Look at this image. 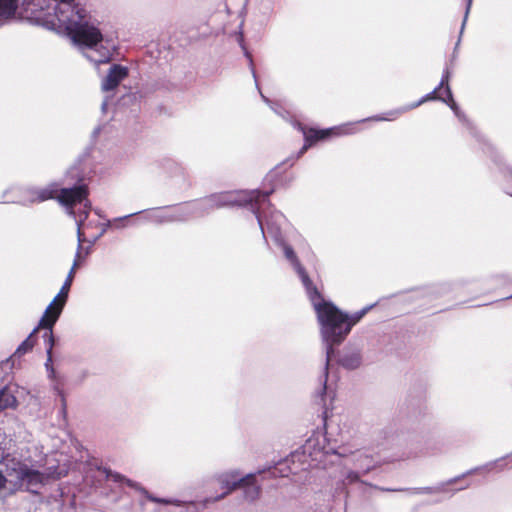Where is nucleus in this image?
Instances as JSON below:
<instances>
[{"label":"nucleus","mask_w":512,"mask_h":512,"mask_svg":"<svg viewBox=\"0 0 512 512\" xmlns=\"http://www.w3.org/2000/svg\"><path fill=\"white\" fill-rule=\"evenodd\" d=\"M103 473H105L106 478L108 480H111L113 482L120 483V484H125L128 487L133 488V489L139 491L140 493H142L145 497H147L152 502L164 504V505H168V502H171L170 499L158 498V497H155V496L149 494V492L145 488H143L139 483L134 482L130 479H127L125 476H123L119 473L112 472L107 469H103Z\"/></svg>","instance_id":"obj_11"},{"label":"nucleus","mask_w":512,"mask_h":512,"mask_svg":"<svg viewBox=\"0 0 512 512\" xmlns=\"http://www.w3.org/2000/svg\"><path fill=\"white\" fill-rule=\"evenodd\" d=\"M18 8V0H0V21L14 16Z\"/></svg>","instance_id":"obj_21"},{"label":"nucleus","mask_w":512,"mask_h":512,"mask_svg":"<svg viewBox=\"0 0 512 512\" xmlns=\"http://www.w3.org/2000/svg\"><path fill=\"white\" fill-rule=\"evenodd\" d=\"M496 465V463H491V464H488L482 468H476V469H473V470H470L468 471L466 474H471V473H474V472H477V471H480V470H484V471H491L494 466Z\"/></svg>","instance_id":"obj_25"},{"label":"nucleus","mask_w":512,"mask_h":512,"mask_svg":"<svg viewBox=\"0 0 512 512\" xmlns=\"http://www.w3.org/2000/svg\"><path fill=\"white\" fill-rule=\"evenodd\" d=\"M67 473L68 468L66 467H57L54 470L50 467L49 473L46 474L20 462L14 464L12 468H8L9 483L13 486L11 492L24 488L36 493L49 477L61 478Z\"/></svg>","instance_id":"obj_6"},{"label":"nucleus","mask_w":512,"mask_h":512,"mask_svg":"<svg viewBox=\"0 0 512 512\" xmlns=\"http://www.w3.org/2000/svg\"><path fill=\"white\" fill-rule=\"evenodd\" d=\"M106 107H107V102H106V101H104V102L102 103V110H103V111H105V110H106Z\"/></svg>","instance_id":"obj_32"},{"label":"nucleus","mask_w":512,"mask_h":512,"mask_svg":"<svg viewBox=\"0 0 512 512\" xmlns=\"http://www.w3.org/2000/svg\"><path fill=\"white\" fill-rule=\"evenodd\" d=\"M252 479V474H248L245 477L239 478L237 472H227L220 474L217 476V481L221 485V488L224 489V492L216 497H209L204 500V505L208 503L217 502L223 499L226 495L240 487L241 483H245Z\"/></svg>","instance_id":"obj_10"},{"label":"nucleus","mask_w":512,"mask_h":512,"mask_svg":"<svg viewBox=\"0 0 512 512\" xmlns=\"http://www.w3.org/2000/svg\"><path fill=\"white\" fill-rule=\"evenodd\" d=\"M361 362L362 357L358 350L347 351L339 359V363L347 369H356L361 365Z\"/></svg>","instance_id":"obj_16"},{"label":"nucleus","mask_w":512,"mask_h":512,"mask_svg":"<svg viewBox=\"0 0 512 512\" xmlns=\"http://www.w3.org/2000/svg\"><path fill=\"white\" fill-rule=\"evenodd\" d=\"M10 479L8 480L0 471V492L6 487V484L9 483Z\"/></svg>","instance_id":"obj_26"},{"label":"nucleus","mask_w":512,"mask_h":512,"mask_svg":"<svg viewBox=\"0 0 512 512\" xmlns=\"http://www.w3.org/2000/svg\"><path fill=\"white\" fill-rule=\"evenodd\" d=\"M304 134L305 143L301 150L299 151L297 158H299L301 155H303L306 150L316 141L323 140L328 138L331 135H344V134H350L353 132V129L351 125H345L341 127H335L325 130H315L310 129L308 131H305L303 128H301Z\"/></svg>","instance_id":"obj_9"},{"label":"nucleus","mask_w":512,"mask_h":512,"mask_svg":"<svg viewBox=\"0 0 512 512\" xmlns=\"http://www.w3.org/2000/svg\"><path fill=\"white\" fill-rule=\"evenodd\" d=\"M471 3H472V0H468L467 7H466V12H465V16H464V20H463V23H462L461 32L464 29V26H465V23H466V20H467L469 11H470Z\"/></svg>","instance_id":"obj_28"},{"label":"nucleus","mask_w":512,"mask_h":512,"mask_svg":"<svg viewBox=\"0 0 512 512\" xmlns=\"http://www.w3.org/2000/svg\"><path fill=\"white\" fill-rule=\"evenodd\" d=\"M57 191L58 189L55 184L41 189H26L24 191L25 195L19 200V202L22 204L42 202L53 198Z\"/></svg>","instance_id":"obj_13"},{"label":"nucleus","mask_w":512,"mask_h":512,"mask_svg":"<svg viewBox=\"0 0 512 512\" xmlns=\"http://www.w3.org/2000/svg\"><path fill=\"white\" fill-rule=\"evenodd\" d=\"M440 91H441V89H437V87H436L433 91H431L430 93L423 96L418 102H416L408 107H404V108H401V109H398L395 111H391L388 113V116H386V117L377 116V117H374L373 119L377 120V121H379V120H388V121L394 120L402 113H404L410 109L416 108L419 105H421L427 101H430V100H440L445 103V100H448V96L446 95V97H442L441 94L439 93Z\"/></svg>","instance_id":"obj_12"},{"label":"nucleus","mask_w":512,"mask_h":512,"mask_svg":"<svg viewBox=\"0 0 512 512\" xmlns=\"http://www.w3.org/2000/svg\"><path fill=\"white\" fill-rule=\"evenodd\" d=\"M71 286V273L69 274L68 278L65 280L61 288H70Z\"/></svg>","instance_id":"obj_29"},{"label":"nucleus","mask_w":512,"mask_h":512,"mask_svg":"<svg viewBox=\"0 0 512 512\" xmlns=\"http://www.w3.org/2000/svg\"><path fill=\"white\" fill-rule=\"evenodd\" d=\"M99 131H100V128H96V129L93 131V135H94V136H95V135H97V134L99 133Z\"/></svg>","instance_id":"obj_33"},{"label":"nucleus","mask_w":512,"mask_h":512,"mask_svg":"<svg viewBox=\"0 0 512 512\" xmlns=\"http://www.w3.org/2000/svg\"><path fill=\"white\" fill-rule=\"evenodd\" d=\"M309 299L316 313L320 335L326 348L325 380H327L328 363L334 354V345H340L356 325L374 306L369 305L354 313L340 310L331 300L325 298L319 290H309ZM326 389V381L323 390Z\"/></svg>","instance_id":"obj_2"},{"label":"nucleus","mask_w":512,"mask_h":512,"mask_svg":"<svg viewBox=\"0 0 512 512\" xmlns=\"http://www.w3.org/2000/svg\"><path fill=\"white\" fill-rule=\"evenodd\" d=\"M355 466L363 473L369 472L373 468L372 458L369 457L364 451H357L354 455Z\"/></svg>","instance_id":"obj_20"},{"label":"nucleus","mask_w":512,"mask_h":512,"mask_svg":"<svg viewBox=\"0 0 512 512\" xmlns=\"http://www.w3.org/2000/svg\"><path fill=\"white\" fill-rule=\"evenodd\" d=\"M346 479H347L349 482H355V481H357V480L359 479V475H358V473H357V472H353V471H352V472H349V473L347 474Z\"/></svg>","instance_id":"obj_27"},{"label":"nucleus","mask_w":512,"mask_h":512,"mask_svg":"<svg viewBox=\"0 0 512 512\" xmlns=\"http://www.w3.org/2000/svg\"><path fill=\"white\" fill-rule=\"evenodd\" d=\"M285 464H286V461L284 463H280V468L278 469L282 476L288 475L287 471L282 468Z\"/></svg>","instance_id":"obj_31"},{"label":"nucleus","mask_w":512,"mask_h":512,"mask_svg":"<svg viewBox=\"0 0 512 512\" xmlns=\"http://www.w3.org/2000/svg\"><path fill=\"white\" fill-rule=\"evenodd\" d=\"M250 192H256L258 195L252 201H246L238 206H249L251 211L254 213L258 220V224L261 228L262 234L265 237V227L267 233L273 238V240L282 248L284 256L293 265L297 274L302 280L305 288H311V282L306 274L304 268L300 264L293 248L286 244L281 235V229L286 219L284 215L279 211H270L269 215L267 210L270 209V203L268 200L269 195L273 190L260 192L259 190H251Z\"/></svg>","instance_id":"obj_4"},{"label":"nucleus","mask_w":512,"mask_h":512,"mask_svg":"<svg viewBox=\"0 0 512 512\" xmlns=\"http://www.w3.org/2000/svg\"><path fill=\"white\" fill-rule=\"evenodd\" d=\"M378 489V487H376ZM381 491H406L409 494H433L438 492L445 491V484H442L440 487L432 488V487H420V488H407V489H390V488H379Z\"/></svg>","instance_id":"obj_19"},{"label":"nucleus","mask_w":512,"mask_h":512,"mask_svg":"<svg viewBox=\"0 0 512 512\" xmlns=\"http://www.w3.org/2000/svg\"><path fill=\"white\" fill-rule=\"evenodd\" d=\"M260 94H261V97H262L263 101H264L265 103H267L275 113H277V114H279V115H282V114L280 113V111L278 110V107H277V105H276L275 103H273L269 98H267L266 96H264L262 93H260Z\"/></svg>","instance_id":"obj_24"},{"label":"nucleus","mask_w":512,"mask_h":512,"mask_svg":"<svg viewBox=\"0 0 512 512\" xmlns=\"http://www.w3.org/2000/svg\"><path fill=\"white\" fill-rule=\"evenodd\" d=\"M17 406V399L8 387L0 389V411L8 408H15Z\"/></svg>","instance_id":"obj_18"},{"label":"nucleus","mask_w":512,"mask_h":512,"mask_svg":"<svg viewBox=\"0 0 512 512\" xmlns=\"http://www.w3.org/2000/svg\"><path fill=\"white\" fill-rule=\"evenodd\" d=\"M245 55H246V57L249 60V65H250V69H251L253 78L255 79V82H257V76H256V71H255V68H254V65H253L252 56L250 55V53L248 51H245ZM256 86L258 87V83H256Z\"/></svg>","instance_id":"obj_23"},{"label":"nucleus","mask_w":512,"mask_h":512,"mask_svg":"<svg viewBox=\"0 0 512 512\" xmlns=\"http://www.w3.org/2000/svg\"><path fill=\"white\" fill-rule=\"evenodd\" d=\"M74 170L75 168H72L70 171H68V174H71Z\"/></svg>","instance_id":"obj_34"},{"label":"nucleus","mask_w":512,"mask_h":512,"mask_svg":"<svg viewBox=\"0 0 512 512\" xmlns=\"http://www.w3.org/2000/svg\"><path fill=\"white\" fill-rule=\"evenodd\" d=\"M33 0L26 10L30 19L46 29L64 33L72 42L85 50L84 55L95 64L108 63L112 57V46L104 42L99 28L100 22L86 8L75 0Z\"/></svg>","instance_id":"obj_1"},{"label":"nucleus","mask_w":512,"mask_h":512,"mask_svg":"<svg viewBox=\"0 0 512 512\" xmlns=\"http://www.w3.org/2000/svg\"><path fill=\"white\" fill-rule=\"evenodd\" d=\"M507 298H512V295H511V296H508Z\"/></svg>","instance_id":"obj_36"},{"label":"nucleus","mask_w":512,"mask_h":512,"mask_svg":"<svg viewBox=\"0 0 512 512\" xmlns=\"http://www.w3.org/2000/svg\"><path fill=\"white\" fill-rule=\"evenodd\" d=\"M39 328H43L40 326V324L33 329V331L29 334V336L18 346V348L15 351V355L18 357H21L22 355L26 354L28 351H30L34 344V335L37 333Z\"/></svg>","instance_id":"obj_22"},{"label":"nucleus","mask_w":512,"mask_h":512,"mask_svg":"<svg viewBox=\"0 0 512 512\" xmlns=\"http://www.w3.org/2000/svg\"><path fill=\"white\" fill-rule=\"evenodd\" d=\"M450 76H451L450 70L448 68L445 69V71L442 75L441 81H440L439 85L437 86V89L444 88V92L448 96V100H445V103L453 110V112L459 118V120L465 121L464 114L460 111L458 105L456 104V102L453 99V95H452L451 89L448 84Z\"/></svg>","instance_id":"obj_15"},{"label":"nucleus","mask_w":512,"mask_h":512,"mask_svg":"<svg viewBox=\"0 0 512 512\" xmlns=\"http://www.w3.org/2000/svg\"><path fill=\"white\" fill-rule=\"evenodd\" d=\"M128 76V69L120 64H113L107 76L103 79L102 90L110 91L115 89L119 83Z\"/></svg>","instance_id":"obj_14"},{"label":"nucleus","mask_w":512,"mask_h":512,"mask_svg":"<svg viewBox=\"0 0 512 512\" xmlns=\"http://www.w3.org/2000/svg\"><path fill=\"white\" fill-rule=\"evenodd\" d=\"M240 487L244 489V497L248 501H254L260 495L261 488L255 483V477L253 474L252 479L245 483H241Z\"/></svg>","instance_id":"obj_17"},{"label":"nucleus","mask_w":512,"mask_h":512,"mask_svg":"<svg viewBox=\"0 0 512 512\" xmlns=\"http://www.w3.org/2000/svg\"><path fill=\"white\" fill-rule=\"evenodd\" d=\"M69 290H59V293L54 297L51 303L45 309L43 316L40 319V326L45 329L43 334L44 345L46 349L47 359L45 362V368L47 371L48 378L54 382L53 388L62 398V403L65 405V398L58 384V375L53 367V346L55 343L53 335V326L58 320L68 298Z\"/></svg>","instance_id":"obj_5"},{"label":"nucleus","mask_w":512,"mask_h":512,"mask_svg":"<svg viewBox=\"0 0 512 512\" xmlns=\"http://www.w3.org/2000/svg\"><path fill=\"white\" fill-rule=\"evenodd\" d=\"M455 481H456V479L450 480V481L448 482V484H451V483H453V482H455Z\"/></svg>","instance_id":"obj_35"},{"label":"nucleus","mask_w":512,"mask_h":512,"mask_svg":"<svg viewBox=\"0 0 512 512\" xmlns=\"http://www.w3.org/2000/svg\"><path fill=\"white\" fill-rule=\"evenodd\" d=\"M303 456H308L311 461L309 466H319L324 463L326 455L333 453L344 456V453L336 451L326 445V438L321 432L313 433L302 447Z\"/></svg>","instance_id":"obj_8"},{"label":"nucleus","mask_w":512,"mask_h":512,"mask_svg":"<svg viewBox=\"0 0 512 512\" xmlns=\"http://www.w3.org/2000/svg\"><path fill=\"white\" fill-rule=\"evenodd\" d=\"M171 502H168V505L182 506L183 502L177 499H170Z\"/></svg>","instance_id":"obj_30"},{"label":"nucleus","mask_w":512,"mask_h":512,"mask_svg":"<svg viewBox=\"0 0 512 512\" xmlns=\"http://www.w3.org/2000/svg\"><path fill=\"white\" fill-rule=\"evenodd\" d=\"M256 192L229 191L212 194L202 200L186 203L180 206L150 209L144 212L143 219L155 224L183 222L203 217L215 208L234 206L257 197Z\"/></svg>","instance_id":"obj_3"},{"label":"nucleus","mask_w":512,"mask_h":512,"mask_svg":"<svg viewBox=\"0 0 512 512\" xmlns=\"http://www.w3.org/2000/svg\"><path fill=\"white\" fill-rule=\"evenodd\" d=\"M88 189L82 184L72 188H63L58 195V201L66 208L67 213L72 216L77 225L78 237H81V227L88 217L91 204L87 198Z\"/></svg>","instance_id":"obj_7"}]
</instances>
